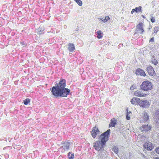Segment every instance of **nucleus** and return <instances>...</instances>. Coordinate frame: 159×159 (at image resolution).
I'll return each instance as SVG.
<instances>
[{
  "label": "nucleus",
  "instance_id": "obj_1",
  "mask_svg": "<svg viewBox=\"0 0 159 159\" xmlns=\"http://www.w3.org/2000/svg\"><path fill=\"white\" fill-rule=\"evenodd\" d=\"M66 80L61 79L58 84L52 87L51 92L55 97H66L69 95H71L70 90L66 88Z\"/></svg>",
  "mask_w": 159,
  "mask_h": 159
},
{
  "label": "nucleus",
  "instance_id": "obj_2",
  "mask_svg": "<svg viewBox=\"0 0 159 159\" xmlns=\"http://www.w3.org/2000/svg\"><path fill=\"white\" fill-rule=\"evenodd\" d=\"M110 131V129H108L102 134L99 137L101 141H97L93 143V147L97 151H100L104 150L106 142L109 139Z\"/></svg>",
  "mask_w": 159,
  "mask_h": 159
},
{
  "label": "nucleus",
  "instance_id": "obj_3",
  "mask_svg": "<svg viewBox=\"0 0 159 159\" xmlns=\"http://www.w3.org/2000/svg\"><path fill=\"white\" fill-rule=\"evenodd\" d=\"M153 85L150 81L147 80L143 81L140 85L142 90L148 91L151 90L153 88Z\"/></svg>",
  "mask_w": 159,
  "mask_h": 159
},
{
  "label": "nucleus",
  "instance_id": "obj_4",
  "mask_svg": "<svg viewBox=\"0 0 159 159\" xmlns=\"http://www.w3.org/2000/svg\"><path fill=\"white\" fill-rule=\"evenodd\" d=\"M150 105V103L149 101L147 100H141L140 99L139 103V105L141 107L143 108H146L149 107Z\"/></svg>",
  "mask_w": 159,
  "mask_h": 159
},
{
  "label": "nucleus",
  "instance_id": "obj_5",
  "mask_svg": "<svg viewBox=\"0 0 159 159\" xmlns=\"http://www.w3.org/2000/svg\"><path fill=\"white\" fill-rule=\"evenodd\" d=\"M143 24L142 23H139L136 26V33H135L134 35L136 34L137 33H139L140 34L143 33L144 31L143 28Z\"/></svg>",
  "mask_w": 159,
  "mask_h": 159
},
{
  "label": "nucleus",
  "instance_id": "obj_6",
  "mask_svg": "<svg viewBox=\"0 0 159 159\" xmlns=\"http://www.w3.org/2000/svg\"><path fill=\"white\" fill-rule=\"evenodd\" d=\"M91 135L93 138H95L97 135L100 134V131L96 126L93 127L91 132Z\"/></svg>",
  "mask_w": 159,
  "mask_h": 159
},
{
  "label": "nucleus",
  "instance_id": "obj_7",
  "mask_svg": "<svg viewBox=\"0 0 159 159\" xmlns=\"http://www.w3.org/2000/svg\"><path fill=\"white\" fill-rule=\"evenodd\" d=\"M144 148L148 151H151L153 148V146L152 143L149 141L147 142L143 145Z\"/></svg>",
  "mask_w": 159,
  "mask_h": 159
},
{
  "label": "nucleus",
  "instance_id": "obj_8",
  "mask_svg": "<svg viewBox=\"0 0 159 159\" xmlns=\"http://www.w3.org/2000/svg\"><path fill=\"white\" fill-rule=\"evenodd\" d=\"M146 70L150 76H154L156 75L155 72L152 66H148Z\"/></svg>",
  "mask_w": 159,
  "mask_h": 159
},
{
  "label": "nucleus",
  "instance_id": "obj_9",
  "mask_svg": "<svg viewBox=\"0 0 159 159\" xmlns=\"http://www.w3.org/2000/svg\"><path fill=\"white\" fill-rule=\"evenodd\" d=\"M135 73L137 75L145 76L146 74L144 71L141 69H138L136 70Z\"/></svg>",
  "mask_w": 159,
  "mask_h": 159
},
{
  "label": "nucleus",
  "instance_id": "obj_10",
  "mask_svg": "<svg viewBox=\"0 0 159 159\" xmlns=\"http://www.w3.org/2000/svg\"><path fill=\"white\" fill-rule=\"evenodd\" d=\"M140 130L142 131L147 132L150 130L151 127L148 125H143L140 128Z\"/></svg>",
  "mask_w": 159,
  "mask_h": 159
},
{
  "label": "nucleus",
  "instance_id": "obj_11",
  "mask_svg": "<svg viewBox=\"0 0 159 159\" xmlns=\"http://www.w3.org/2000/svg\"><path fill=\"white\" fill-rule=\"evenodd\" d=\"M140 99L137 98H133L131 100V103L133 104L139 105Z\"/></svg>",
  "mask_w": 159,
  "mask_h": 159
},
{
  "label": "nucleus",
  "instance_id": "obj_12",
  "mask_svg": "<svg viewBox=\"0 0 159 159\" xmlns=\"http://www.w3.org/2000/svg\"><path fill=\"white\" fill-rule=\"evenodd\" d=\"M68 49L70 52H73L75 49L74 44L72 43H69L68 45Z\"/></svg>",
  "mask_w": 159,
  "mask_h": 159
},
{
  "label": "nucleus",
  "instance_id": "obj_13",
  "mask_svg": "<svg viewBox=\"0 0 159 159\" xmlns=\"http://www.w3.org/2000/svg\"><path fill=\"white\" fill-rule=\"evenodd\" d=\"M62 145L64 147L66 150H68L70 148V143L69 142H65L62 143Z\"/></svg>",
  "mask_w": 159,
  "mask_h": 159
},
{
  "label": "nucleus",
  "instance_id": "obj_14",
  "mask_svg": "<svg viewBox=\"0 0 159 159\" xmlns=\"http://www.w3.org/2000/svg\"><path fill=\"white\" fill-rule=\"evenodd\" d=\"M155 121L157 123H159V110H157L155 112Z\"/></svg>",
  "mask_w": 159,
  "mask_h": 159
},
{
  "label": "nucleus",
  "instance_id": "obj_15",
  "mask_svg": "<svg viewBox=\"0 0 159 159\" xmlns=\"http://www.w3.org/2000/svg\"><path fill=\"white\" fill-rule=\"evenodd\" d=\"M45 29L44 28L39 27L37 30V33L40 35L43 34L44 33Z\"/></svg>",
  "mask_w": 159,
  "mask_h": 159
},
{
  "label": "nucleus",
  "instance_id": "obj_16",
  "mask_svg": "<svg viewBox=\"0 0 159 159\" xmlns=\"http://www.w3.org/2000/svg\"><path fill=\"white\" fill-rule=\"evenodd\" d=\"M143 119L145 121H147L149 119V117L147 112H145L144 113Z\"/></svg>",
  "mask_w": 159,
  "mask_h": 159
},
{
  "label": "nucleus",
  "instance_id": "obj_17",
  "mask_svg": "<svg viewBox=\"0 0 159 159\" xmlns=\"http://www.w3.org/2000/svg\"><path fill=\"white\" fill-rule=\"evenodd\" d=\"M97 33L98 34L97 37L99 39L102 38V37L103 32L101 30H99Z\"/></svg>",
  "mask_w": 159,
  "mask_h": 159
},
{
  "label": "nucleus",
  "instance_id": "obj_18",
  "mask_svg": "<svg viewBox=\"0 0 159 159\" xmlns=\"http://www.w3.org/2000/svg\"><path fill=\"white\" fill-rule=\"evenodd\" d=\"M116 124V121L115 120L111 119V123L110 125L112 127H115V125Z\"/></svg>",
  "mask_w": 159,
  "mask_h": 159
},
{
  "label": "nucleus",
  "instance_id": "obj_19",
  "mask_svg": "<svg viewBox=\"0 0 159 159\" xmlns=\"http://www.w3.org/2000/svg\"><path fill=\"white\" fill-rule=\"evenodd\" d=\"M134 94L135 95L139 97H144V95L141 94V93L138 90L135 91Z\"/></svg>",
  "mask_w": 159,
  "mask_h": 159
},
{
  "label": "nucleus",
  "instance_id": "obj_20",
  "mask_svg": "<svg viewBox=\"0 0 159 159\" xmlns=\"http://www.w3.org/2000/svg\"><path fill=\"white\" fill-rule=\"evenodd\" d=\"M112 150L116 154H117L119 151L118 148L117 146H114L112 149Z\"/></svg>",
  "mask_w": 159,
  "mask_h": 159
},
{
  "label": "nucleus",
  "instance_id": "obj_21",
  "mask_svg": "<svg viewBox=\"0 0 159 159\" xmlns=\"http://www.w3.org/2000/svg\"><path fill=\"white\" fill-rule=\"evenodd\" d=\"M67 156L69 159H73L74 157V153L71 154L70 152H69Z\"/></svg>",
  "mask_w": 159,
  "mask_h": 159
},
{
  "label": "nucleus",
  "instance_id": "obj_22",
  "mask_svg": "<svg viewBox=\"0 0 159 159\" xmlns=\"http://www.w3.org/2000/svg\"><path fill=\"white\" fill-rule=\"evenodd\" d=\"M126 111H127V112L126 114V119L127 120H129L130 119V118L129 116V114L132 113L130 111L128 112V109L126 110Z\"/></svg>",
  "mask_w": 159,
  "mask_h": 159
},
{
  "label": "nucleus",
  "instance_id": "obj_23",
  "mask_svg": "<svg viewBox=\"0 0 159 159\" xmlns=\"http://www.w3.org/2000/svg\"><path fill=\"white\" fill-rule=\"evenodd\" d=\"M30 102V99L29 98H27L24 100L23 101L25 105H27Z\"/></svg>",
  "mask_w": 159,
  "mask_h": 159
},
{
  "label": "nucleus",
  "instance_id": "obj_24",
  "mask_svg": "<svg viewBox=\"0 0 159 159\" xmlns=\"http://www.w3.org/2000/svg\"><path fill=\"white\" fill-rule=\"evenodd\" d=\"M135 11L136 12H139L141 11L142 10V7L141 6H139V7H136L135 9H134Z\"/></svg>",
  "mask_w": 159,
  "mask_h": 159
},
{
  "label": "nucleus",
  "instance_id": "obj_25",
  "mask_svg": "<svg viewBox=\"0 0 159 159\" xmlns=\"http://www.w3.org/2000/svg\"><path fill=\"white\" fill-rule=\"evenodd\" d=\"M80 6H82V3L81 0H74Z\"/></svg>",
  "mask_w": 159,
  "mask_h": 159
},
{
  "label": "nucleus",
  "instance_id": "obj_26",
  "mask_svg": "<svg viewBox=\"0 0 159 159\" xmlns=\"http://www.w3.org/2000/svg\"><path fill=\"white\" fill-rule=\"evenodd\" d=\"M154 34H156L159 31V27L158 26H156L153 30Z\"/></svg>",
  "mask_w": 159,
  "mask_h": 159
},
{
  "label": "nucleus",
  "instance_id": "obj_27",
  "mask_svg": "<svg viewBox=\"0 0 159 159\" xmlns=\"http://www.w3.org/2000/svg\"><path fill=\"white\" fill-rule=\"evenodd\" d=\"M151 61L152 63L154 64L155 65H157L158 63L157 61L155 59H152L151 60Z\"/></svg>",
  "mask_w": 159,
  "mask_h": 159
},
{
  "label": "nucleus",
  "instance_id": "obj_28",
  "mask_svg": "<svg viewBox=\"0 0 159 159\" xmlns=\"http://www.w3.org/2000/svg\"><path fill=\"white\" fill-rule=\"evenodd\" d=\"M59 149L61 151V152H64L66 151L65 148H64V146H62L60 147L59 148Z\"/></svg>",
  "mask_w": 159,
  "mask_h": 159
},
{
  "label": "nucleus",
  "instance_id": "obj_29",
  "mask_svg": "<svg viewBox=\"0 0 159 159\" xmlns=\"http://www.w3.org/2000/svg\"><path fill=\"white\" fill-rule=\"evenodd\" d=\"M109 18L108 16H106L105 17V18L104 19V20H103V21L104 22H107L109 19Z\"/></svg>",
  "mask_w": 159,
  "mask_h": 159
},
{
  "label": "nucleus",
  "instance_id": "obj_30",
  "mask_svg": "<svg viewBox=\"0 0 159 159\" xmlns=\"http://www.w3.org/2000/svg\"><path fill=\"white\" fill-rule=\"evenodd\" d=\"M4 156L5 158L8 159L9 157V154L6 153L4 154Z\"/></svg>",
  "mask_w": 159,
  "mask_h": 159
},
{
  "label": "nucleus",
  "instance_id": "obj_31",
  "mask_svg": "<svg viewBox=\"0 0 159 159\" xmlns=\"http://www.w3.org/2000/svg\"><path fill=\"white\" fill-rule=\"evenodd\" d=\"M20 43L22 45L26 46V43L24 41H21Z\"/></svg>",
  "mask_w": 159,
  "mask_h": 159
},
{
  "label": "nucleus",
  "instance_id": "obj_32",
  "mask_svg": "<svg viewBox=\"0 0 159 159\" xmlns=\"http://www.w3.org/2000/svg\"><path fill=\"white\" fill-rule=\"evenodd\" d=\"M151 21L152 22L154 23L155 21V18L152 16V18H151Z\"/></svg>",
  "mask_w": 159,
  "mask_h": 159
},
{
  "label": "nucleus",
  "instance_id": "obj_33",
  "mask_svg": "<svg viewBox=\"0 0 159 159\" xmlns=\"http://www.w3.org/2000/svg\"><path fill=\"white\" fill-rule=\"evenodd\" d=\"M155 151L157 154H159V147L156 148Z\"/></svg>",
  "mask_w": 159,
  "mask_h": 159
},
{
  "label": "nucleus",
  "instance_id": "obj_34",
  "mask_svg": "<svg viewBox=\"0 0 159 159\" xmlns=\"http://www.w3.org/2000/svg\"><path fill=\"white\" fill-rule=\"evenodd\" d=\"M123 46V44L121 43H120L118 46V48H120L121 47Z\"/></svg>",
  "mask_w": 159,
  "mask_h": 159
},
{
  "label": "nucleus",
  "instance_id": "obj_35",
  "mask_svg": "<svg viewBox=\"0 0 159 159\" xmlns=\"http://www.w3.org/2000/svg\"><path fill=\"white\" fill-rule=\"evenodd\" d=\"M7 84V81H6V80L3 83V85H6V84Z\"/></svg>",
  "mask_w": 159,
  "mask_h": 159
},
{
  "label": "nucleus",
  "instance_id": "obj_36",
  "mask_svg": "<svg viewBox=\"0 0 159 159\" xmlns=\"http://www.w3.org/2000/svg\"><path fill=\"white\" fill-rule=\"evenodd\" d=\"M150 42H154V38H152L150 40Z\"/></svg>",
  "mask_w": 159,
  "mask_h": 159
},
{
  "label": "nucleus",
  "instance_id": "obj_37",
  "mask_svg": "<svg viewBox=\"0 0 159 159\" xmlns=\"http://www.w3.org/2000/svg\"><path fill=\"white\" fill-rule=\"evenodd\" d=\"M135 11V10L134 9H133L132 10L131 12V14H133V13Z\"/></svg>",
  "mask_w": 159,
  "mask_h": 159
},
{
  "label": "nucleus",
  "instance_id": "obj_38",
  "mask_svg": "<svg viewBox=\"0 0 159 159\" xmlns=\"http://www.w3.org/2000/svg\"><path fill=\"white\" fill-rule=\"evenodd\" d=\"M98 19L101 20H102V21H103V20H104V19L103 18H99Z\"/></svg>",
  "mask_w": 159,
  "mask_h": 159
},
{
  "label": "nucleus",
  "instance_id": "obj_39",
  "mask_svg": "<svg viewBox=\"0 0 159 159\" xmlns=\"http://www.w3.org/2000/svg\"><path fill=\"white\" fill-rule=\"evenodd\" d=\"M130 89H132V86H131Z\"/></svg>",
  "mask_w": 159,
  "mask_h": 159
},
{
  "label": "nucleus",
  "instance_id": "obj_40",
  "mask_svg": "<svg viewBox=\"0 0 159 159\" xmlns=\"http://www.w3.org/2000/svg\"><path fill=\"white\" fill-rule=\"evenodd\" d=\"M155 159H159V158L158 157H156Z\"/></svg>",
  "mask_w": 159,
  "mask_h": 159
},
{
  "label": "nucleus",
  "instance_id": "obj_41",
  "mask_svg": "<svg viewBox=\"0 0 159 159\" xmlns=\"http://www.w3.org/2000/svg\"><path fill=\"white\" fill-rule=\"evenodd\" d=\"M6 148V147H4V148H3V149H4V150L5 149V148Z\"/></svg>",
  "mask_w": 159,
  "mask_h": 159
},
{
  "label": "nucleus",
  "instance_id": "obj_42",
  "mask_svg": "<svg viewBox=\"0 0 159 159\" xmlns=\"http://www.w3.org/2000/svg\"><path fill=\"white\" fill-rule=\"evenodd\" d=\"M153 58H154V57H155V56H153L152 57Z\"/></svg>",
  "mask_w": 159,
  "mask_h": 159
},
{
  "label": "nucleus",
  "instance_id": "obj_43",
  "mask_svg": "<svg viewBox=\"0 0 159 159\" xmlns=\"http://www.w3.org/2000/svg\"><path fill=\"white\" fill-rule=\"evenodd\" d=\"M0 159H1V158H0Z\"/></svg>",
  "mask_w": 159,
  "mask_h": 159
}]
</instances>
